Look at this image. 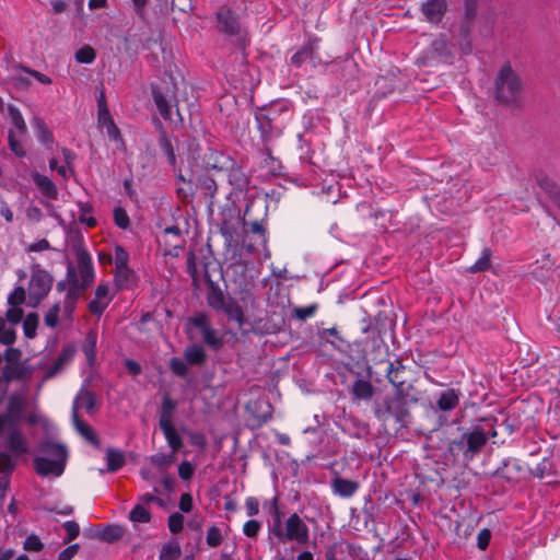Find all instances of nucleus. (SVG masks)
<instances>
[{"instance_id": "49530a36", "label": "nucleus", "mask_w": 560, "mask_h": 560, "mask_svg": "<svg viewBox=\"0 0 560 560\" xmlns=\"http://www.w3.org/2000/svg\"><path fill=\"white\" fill-rule=\"evenodd\" d=\"M180 556L178 545H166L160 553V560H176Z\"/></svg>"}, {"instance_id": "7ed1b4c3", "label": "nucleus", "mask_w": 560, "mask_h": 560, "mask_svg": "<svg viewBox=\"0 0 560 560\" xmlns=\"http://www.w3.org/2000/svg\"><path fill=\"white\" fill-rule=\"evenodd\" d=\"M409 392H395L394 396H386L382 402L375 406V416L377 419L386 421L394 418L402 423L409 417L408 409Z\"/></svg>"}, {"instance_id": "6ab92c4d", "label": "nucleus", "mask_w": 560, "mask_h": 560, "mask_svg": "<svg viewBox=\"0 0 560 560\" xmlns=\"http://www.w3.org/2000/svg\"><path fill=\"white\" fill-rule=\"evenodd\" d=\"M161 430L163 431L165 439L167 440V443L170 447L172 448L173 453L180 450L183 446V441L179 434L177 433L176 429L174 428L173 423H167L164 421L163 425H160Z\"/></svg>"}, {"instance_id": "4468645a", "label": "nucleus", "mask_w": 560, "mask_h": 560, "mask_svg": "<svg viewBox=\"0 0 560 560\" xmlns=\"http://www.w3.org/2000/svg\"><path fill=\"white\" fill-rule=\"evenodd\" d=\"M26 407V400L21 395H12L8 401L7 415L9 422L16 423L21 420L22 413Z\"/></svg>"}, {"instance_id": "58836bf2", "label": "nucleus", "mask_w": 560, "mask_h": 560, "mask_svg": "<svg viewBox=\"0 0 560 560\" xmlns=\"http://www.w3.org/2000/svg\"><path fill=\"white\" fill-rule=\"evenodd\" d=\"M96 52L91 46H83L75 52V60L80 63H91L95 60Z\"/></svg>"}, {"instance_id": "bb28decb", "label": "nucleus", "mask_w": 560, "mask_h": 560, "mask_svg": "<svg viewBox=\"0 0 560 560\" xmlns=\"http://www.w3.org/2000/svg\"><path fill=\"white\" fill-rule=\"evenodd\" d=\"M152 95L161 116L164 119H172L171 106L162 92L158 88H152Z\"/></svg>"}, {"instance_id": "ddd939ff", "label": "nucleus", "mask_w": 560, "mask_h": 560, "mask_svg": "<svg viewBox=\"0 0 560 560\" xmlns=\"http://www.w3.org/2000/svg\"><path fill=\"white\" fill-rule=\"evenodd\" d=\"M96 408V399L92 392L86 388H82L74 398L72 406V413L79 415V410L83 409L89 413H92Z\"/></svg>"}, {"instance_id": "8fccbe9b", "label": "nucleus", "mask_w": 560, "mask_h": 560, "mask_svg": "<svg viewBox=\"0 0 560 560\" xmlns=\"http://www.w3.org/2000/svg\"><path fill=\"white\" fill-rule=\"evenodd\" d=\"M79 206H80V211H81V214L79 215V221L81 223H85L89 228L95 226L96 220L93 217H89V218L85 217V213H89L92 211V209H93L92 205L88 203V202H85V203L80 202Z\"/></svg>"}, {"instance_id": "39448f33", "label": "nucleus", "mask_w": 560, "mask_h": 560, "mask_svg": "<svg viewBox=\"0 0 560 560\" xmlns=\"http://www.w3.org/2000/svg\"><path fill=\"white\" fill-rule=\"evenodd\" d=\"M45 452L52 454L55 456V459H48L46 457L35 458V470L40 476H60L65 469L67 458L66 448L62 445L49 443L45 446Z\"/></svg>"}, {"instance_id": "c85d7f7f", "label": "nucleus", "mask_w": 560, "mask_h": 560, "mask_svg": "<svg viewBox=\"0 0 560 560\" xmlns=\"http://www.w3.org/2000/svg\"><path fill=\"white\" fill-rule=\"evenodd\" d=\"M224 313L232 320L237 323L240 329H243L245 324V318L242 308L234 302H228L223 307Z\"/></svg>"}, {"instance_id": "a18cd8bd", "label": "nucleus", "mask_w": 560, "mask_h": 560, "mask_svg": "<svg viewBox=\"0 0 560 560\" xmlns=\"http://www.w3.org/2000/svg\"><path fill=\"white\" fill-rule=\"evenodd\" d=\"M114 221L117 226L124 230L128 229L130 225L129 217L126 210L122 209L121 207H116L114 209Z\"/></svg>"}, {"instance_id": "6e6552de", "label": "nucleus", "mask_w": 560, "mask_h": 560, "mask_svg": "<svg viewBox=\"0 0 560 560\" xmlns=\"http://www.w3.org/2000/svg\"><path fill=\"white\" fill-rule=\"evenodd\" d=\"M386 377L388 382L394 386L395 392H409V389L412 387L411 385L407 384V370L401 360L388 362Z\"/></svg>"}, {"instance_id": "423d86ee", "label": "nucleus", "mask_w": 560, "mask_h": 560, "mask_svg": "<svg viewBox=\"0 0 560 560\" xmlns=\"http://www.w3.org/2000/svg\"><path fill=\"white\" fill-rule=\"evenodd\" d=\"M280 541H296L304 545L308 541V528L301 517L293 513L285 521V526L282 528V535L277 537Z\"/></svg>"}, {"instance_id": "c9c22d12", "label": "nucleus", "mask_w": 560, "mask_h": 560, "mask_svg": "<svg viewBox=\"0 0 560 560\" xmlns=\"http://www.w3.org/2000/svg\"><path fill=\"white\" fill-rule=\"evenodd\" d=\"M175 407L176 404L170 397L165 396L162 402L160 425H163L164 421H166L167 423H172L173 411Z\"/></svg>"}, {"instance_id": "cd10ccee", "label": "nucleus", "mask_w": 560, "mask_h": 560, "mask_svg": "<svg viewBox=\"0 0 560 560\" xmlns=\"http://www.w3.org/2000/svg\"><path fill=\"white\" fill-rule=\"evenodd\" d=\"M108 471H117L125 465V455L120 451L108 448L106 452Z\"/></svg>"}, {"instance_id": "774afa93", "label": "nucleus", "mask_w": 560, "mask_h": 560, "mask_svg": "<svg viewBox=\"0 0 560 560\" xmlns=\"http://www.w3.org/2000/svg\"><path fill=\"white\" fill-rule=\"evenodd\" d=\"M194 468L189 462H183L178 466V475L183 480H189L192 477Z\"/></svg>"}, {"instance_id": "9b49d317", "label": "nucleus", "mask_w": 560, "mask_h": 560, "mask_svg": "<svg viewBox=\"0 0 560 560\" xmlns=\"http://www.w3.org/2000/svg\"><path fill=\"white\" fill-rule=\"evenodd\" d=\"M447 10L445 0H428L421 4V12L428 22L439 24Z\"/></svg>"}, {"instance_id": "bf43d9fd", "label": "nucleus", "mask_w": 560, "mask_h": 560, "mask_svg": "<svg viewBox=\"0 0 560 560\" xmlns=\"http://www.w3.org/2000/svg\"><path fill=\"white\" fill-rule=\"evenodd\" d=\"M44 545L36 535H30L24 541V549L27 551H40Z\"/></svg>"}, {"instance_id": "0eeeda50", "label": "nucleus", "mask_w": 560, "mask_h": 560, "mask_svg": "<svg viewBox=\"0 0 560 560\" xmlns=\"http://www.w3.org/2000/svg\"><path fill=\"white\" fill-rule=\"evenodd\" d=\"M51 285L52 277L48 272L44 270L35 271L31 277L28 287L31 299L38 303L48 294Z\"/></svg>"}, {"instance_id": "3c124183", "label": "nucleus", "mask_w": 560, "mask_h": 560, "mask_svg": "<svg viewBox=\"0 0 560 560\" xmlns=\"http://www.w3.org/2000/svg\"><path fill=\"white\" fill-rule=\"evenodd\" d=\"M317 311V304H312L306 307H295L293 311L294 317L299 320H305L308 317H312Z\"/></svg>"}, {"instance_id": "dca6fc26", "label": "nucleus", "mask_w": 560, "mask_h": 560, "mask_svg": "<svg viewBox=\"0 0 560 560\" xmlns=\"http://www.w3.org/2000/svg\"><path fill=\"white\" fill-rule=\"evenodd\" d=\"M72 421L77 429V431L92 445L100 448L101 447V441L97 438L94 430L83 420L80 419L79 415H75V412L72 413Z\"/></svg>"}, {"instance_id": "a211bd4d", "label": "nucleus", "mask_w": 560, "mask_h": 560, "mask_svg": "<svg viewBox=\"0 0 560 560\" xmlns=\"http://www.w3.org/2000/svg\"><path fill=\"white\" fill-rule=\"evenodd\" d=\"M359 488V483L357 481L343 479L341 477H336L332 480V489L336 493L341 497H351Z\"/></svg>"}, {"instance_id": "2eb2a0df", "label": "nucleus", "mask_w": 560, "mask_h": 560, "mask_svg": "<svg viewBox=\"0 0 560 560\" xmlns=\"http://www.w3.org/2000/svg\"><path fill=\"white\" fill-rule=\"evenodd\" d=\"M74 348L72 347H65L61 352L58 354L54 363L48 368L47 370V377H52L57 373H59L65 365H67L74 355Z\"/></svg>"}, {"instance_id": "a19ab883", "label": "nucleus", "mask_w": 560, "mask_h": 560, "mask_svg": "<svg viewBox=\"0 0 560 560\" xmlns=\"http://www.w3.org/2000/svg\"><path fill=\"white\" fill-rule=\"evenodd\" d=\"M34 126L37 129V136L42 142H52V133L42 119L35 118Z\"/></svg>"}, {"instance_id": "0e129e2a", "label": "nucleus", "mask_w": 560, "mask_h": 560, "mask_svg": "<svg viewBox=\"0 0 560 560\" xmlns=\"http://www.w3.org/2000/svg\"><path fill=\"white\" fill-rule=\"evenodd\" d=\"M9 144L10 149L20 158L25 155V151L19 140L16 139V135L14 131L9 132Z\"/></svg>"}, {"instance_id": "ea45409f", "label": "nucleus", "mask_w": 560, "mask_h": 560, "mask_svg": "<svg viewBox=\"0 0 560 560\" xmlns=\"http://www.w3.org/2000/svg\"><path fill=\"white\" fill-rule=\"evenodd\" d=\"M200 188L205 191L206 196L213 198L218 191L215 180L209 176H203L199 179Z\"/></svg>"}, {"instance_id": "052dcab7", "label": "nucleus", "mask_w": 560, "mask_h": 560, "mask_svg": "<svg viewBox=\"0 0 560 560\" xmlns=\"http://www.w3.org/2000/svg\"><path fill=\"white\" fill-rule=\"evenodd\" d=\"M187 272L192 279V283L197 285V266H196V256L192 252L188 253L187 256Z\"/></svg>"}, {"instance_id": "09e8293b", "label": "nucleus", "mask_w": 560, "mask_h": 560, "mask_svg": "<svg viewBox=\"0 0 560 560\" xmlns=\"http://www.w3.org/2000/svg\"><path fill=\"white\" fill-rule=\"evenodd\" d=\"M170 369L175 375H177L179 377H185L188 372L186 363L179 358L171 359Z\"/></svg>"}, {"instance_id": "9d476101", "label": "nucleus", "mask_w": 560, "mask_h": 560, "mask_svg": "<svg viewBox=\"0 0 560 560\" xmlns=\"http://www.w3.org/2000/svg\"><path fill=\"white\" fill-rule=\"evenodd\" d=\"M253 424L260 427L271 418L272 407L265 399H255L246 404Z\"/></svg>"}, {"instance_id": "79ce46f5", "label": "nucleus", "mask_w": 560, "mask_h": 560, "mask_svg": "<svg viewBox=\"0 0 560 560\" xmlns=\"http://www.w3.org/2000/svg\"><path fill=\"white\" fill-rule=\"evenodd\" d=\"M150 462L156 467L166 468L175 462V456H174V454L166 455V454L159 453V454L151 456Z\"/></svg>"}, {"instance_id": "4d7b16f0", "label": "nucleus", "mask_w": 560, "mask_h": 560, "mask_svg": "<svg viewBox=\"0 0 560 560\" xmlns=\"http://www.w3.org/2000/svg\"><path fill=\"white\" fill-rule=\"evenodd\" d=\"M189 323L195 327L199 328L201 332L207 330V328L211 327L209 318L205 313H199L194 317L189 318Z\"/></svg>"}, {"instance_id": "603ef678", "label": "nucleus", "mask_w": 560, "mask_h": 560, "mask_svg": "<svg viewBox=\"0 0 560 560\" xmlns=\"http://www.w3.org/2000/svg\"><path fill=\"white\" fill-rule=\"evenodd\" d=\"M26 294L25 290L22 287L15 288V290L9 295L8 303L11 306L18 307L19 305L25 302Z\"/></svg>"}, {"instance_id": "412c9836", "label": "nucleus", "mask_w": 560, "mask_h": 560, "mask_svg": "<svg viewBox=\"0 0 560 560\" xmlns=\"http://www.w3.org/2000/svg\"><path fill=\"white\" fill-rule=\"evenodd\" d=\"M352 394L358 399L369 400L374 395V387L369 381L357 380L352 385Z\"/></svg>"}, {"instance_id": "393cba45", "label": "nucleus", "mask_w": 560, "mask_h": 560, "mask_svg": "<svg viewBox=\"0 0 560 560\" xmlns=\"http://www.w3.org/2000/svg\"><path fill=\"white\" fill-rule=\"evenodd\" d=\"M315 39L308 40L300 50H298L291 58V63L295 67H301L304 61L312 59L315 51Z\"/></svg>"}, {"instance_id": "c03bdc74", "label": "nucleus", "mask_w": 560, "mask_h": 560, "mask_svg": "<svg viewBox=\"0 0 560 560\" xmlns=\"http://www.w3.org/2000/svg\"><path fill=\"white\" fill-rule=\"evenodd\" d=\"M15 465V462L8 452H0V471L2 474H11L14 470Z\"/></svg>"}, {"instance_id": "aec40b11", "label": "nucleus", "mask_w": 560, "mask_h": 560, "mask_svg": "<svg viewBox=\"0 0 560 560\" xmlns=\"http://www.w3.org/2000/svg\"><path fill=\"white\" fill-rule=\"evenodd\" d=\"M68 278L70 280V288L66 294V300L77 303L81 290H84L85 288H81V285H79V279L77 277L75 269L71 264L68 266Z\"/></svg>"}, {"instance_id": "5fc2aeb1", "label": "nucleus", "mask_w": 560, "mask_h": 560, "mask_svg": "<svg viewBox=\"0 0 560 560\" xmlns=\"http://www.w3.org/2000/svg\"><path fill=\"white\" fill-rule=\"evenodd\" d=\"M202 334V337H203V341L214 348V349H218L219 347L222 346V341L220 338L217 337V332L214 329H212L211 327L210 328H207V330H205Z\"/></svg>"}, {"instance_id": "338daca9", "label": "nucleus", "mask_w": 560, "mask_h": 560, "mask_svg": "<svg viewBox=\"0 0 560 560\" xmlns=\"http://www.w3.org/2000/svg\"><path fill=\"white\" fill-rule=\"evenodd\" d=\"M23 317V310L20 308V307H15V306H12L10 307L7 313H5V318L11 323V324H18L21 322Z\"/></svg>"}, {"instance_id": "1a4fd4ad", "label": "nucleus", "mask_w": 560, "mask_h": 560, "mask_svg": "<svg viewBox=\"0 0 560 560\" xmlns=\"http://www.w3.org/2000/svg\"><path fill=\"white\" fill-rule=\"evenodd\" d=\"M74 252L77 256L78 270L82 279L81 283L79 282V285H81V288H88L94 280V271L91 257L81 245L74 246Z\"/></svg>"}, {"instance_id": "de8ad7c7", "label": "nucleus", "mask_w": 560, "mask_h": 560, "mask_svg": "<svg viewBox=\"0 0 560 560\" xmlns=\"http://www.w3.org/2000/svg\"><path fill=\"white\" fill-rule=\"evenodd\" d=\"M59 312H60V305L59 303L54 304L48 312L46 313L44 317V322L47 326L55 328L58 324L59 318Z\"/></svg>"}, {"instance_id": "37998d69", "label": "nucleus", "mask_w": 560, "mask_h": 560, "mask_svg": "<svg viewBox=\"0 0 560 560\" xmlns=\"http://www.w3.org/2000/svg\"><path fill=\"white\" fill-rule=\"evenodd\" d=\"M160 145L163 149V151L165 152L168 162L172 165H175V163H176L175 152H174L173 145H172L171 141L167 139L165 132H161Z\"/></svg>"}, {"instance_id": "f03ea898", "label": "nucleus", "mask_w": 560, "mask_h": 560, "mask_svg": "<svg viewBox=\"0 0 560 560\" xmlns=\"http://www.w3.org/2000/svg\"><path fill=\"white\" fill-rule=\"evenodd\" d=\"M489 436H497V431L490 421L485 420V424L476 425L459 439L451 441L448 450L453 454L462 452L464 459L471 460L485 447Z\"/></svg>"}, {"instance_id": "864d4df0", "label": "nucleus", "mask_w": 560, "mask_h": 560, "mask_svg": "<svg viewBox=\"0 0 560 560\" xmlns=\"http://www.w3.org/2000/svg\"><path fill=\"white\" fill-rule=\"evenodd\" d=\"M184 516L180 513H173L168 517V528L171 533L178 534L183 529Z\"/></svg>"}, {"instance_id": "f8f14e48", "label": "nucleus", "mask_w": 560, "mask_h": 560, "mask_svg": "<svg viewBox=\"0 0 560 560\" xmlns=\"http://www.w3.org/2000/svg\"><path fill=\"white\" fill-rule=\"evenodd\" d=\"M219 30L228 35H237L241 33V25L236 15L230 9H221L218 12Z\"/></svg>"}, {"instance_id": "f257e3e1", "label": "nucleus", "mask_w": 560, "mask_h": 560, "mask_svg": "<svg viewBox=\"0 0 560 560\" xmlns=\"http://www.w3.org/2000/svg\"><path fill=\"white\" fill-rule=\"evenodd\" d=\"M522 93V79L509 61L503 63L494 79L493 95L495 101L505 106H520Z\"/></svg>"}, {"instance_id": "7c9ffc66", "label": "nucleus", "mask_w": 560, "mask_h": 560, "mask_svg": "<svg viewBox=\"0 0 560 560\" xmlns=\"http://www.w3.org/2000/svg\"><path fill=\"white\" fill-rule=\"evenodd\" d=\"M124 528L119 525H108L101 533L100 538L106 542H114L124 536Z\"/></svg>"}, {"instance_id": "c756f323", "label": "nucleus", "mask_w": 560, "mask_h": 560, "mask_svg": "<svg viewBox=\"0 0 560 560\" xmlns=\"http://www.w3.org/2000/svg\"><path fill=\"white\" fill-rule=\"evenodd\" d=\"M185 359L188 363L200 365L206 361V352L200 346H191L185 350Z\"/></svg>"}, {"instance_id": "a878e982", "label": "nucleus", "mask_w": 560, "mask_h": 560, "mask_svg": "<svg viewBox=\"0 0 560 560\" xmlns=\"http://www.w3.org/2000/svg\"><path fill=\"white\" fill-rule=\"evenodd\" d=\"M458 405V394L454 389H448L440 395L438 407L441 410H452Z\"/></svg>"}, {"instance_id": "f3484780", "label": "nucleus", "mask_w": 560, "mask_h": 560, "mask_svg": "<svg viewBox=\"0 0 560 560\" xmlns=\"http://www.w3.org/2000/svg\"><path fill=\"white\" fill-rule=\"evenodd\" d=\"M3 378L7 383L14 380H24L28 377L30 371L22 363L7 364L2 370Z\"/></svg>"}, {"instance_id": "72a5a7b5", "label": "nucleus", "mask_w": 560, "mask_h": 560, "mask_svg": "<svg viewBox=\"0 0 560 560\" xmlns=\"http://www.w3.org/2000/svg\"><path fill=\"white\" fill-rule=\"evenodd\" d=\"M8 112H9L12 124L15 126V128L19 131V135H25L27 131V127H26V124H25L20 110L15 106L9 105Z\"/></svg>"}, {"instance_id": "4be33fe9", "label": "nucleus", "mask_w": 560, "mask_h": 560, "mask_svg": "<svg viewBox=\"0 0 560 560\" xmlns=\"http://www.w3.org/2000/svg\"><path fill=\"white\" fill-rule=\"evenodd\" d=\"M33 179L43 192V195L50 199L57 198L58 190L56 188V185L47 176L34 174Z\"/></svg>"}, {"instance_id": "69168bd1", "label": "nucleus", "mask_w": 560, "mask_h": 560, "mask_svg": "<svg viewBox=\"0 0 560 560\" xmlns=\"http://www.w3.org/2000/svg\"><path fill=\"white\" fill-rule=\"evenodd\" d=\"M128 259H129L128 253L121 246H116V248H115V267L128 266Z\"/></svg>"}, {"instance_id": "13d9d810", "label": "nucleus", "mask_w": 560, "mask_h": 560, "mask_svg": "<svg viewBox=\"0 0 560 560\" xmlns=\"http://www.w3.org/2000/svg\"><path fill=\"white\" fill-rule=\"evenodd\" d=\"M63 528L67 532L66 542L72 541L79 536L80 527L79 524L74 521H68L63 523Z\"/></svg>"}, {"instance_id": "e433bc0d", "label": "nucleus", "mask_w": 560, "mask_h": 560, "mask_svg": "<svg viewBox=\"0 0 560 560\" xmlns=\"http://www.w3.org/2000/svg\"><path fill=\"white\" fill-rule=\"evenodd\" d=\"M129 518L132 522L149 523L151 520V514H150L149 510L143 506V504H137L130 511Z\"/></svg>"}, {"instance_id": "473e14b6", "label": "nucleus", "mask_w": 560, "mask_h": 560, "mask_svg": "<svg viewBox=\"0 0 560 560\" xmlns=\"http://www.w3.org/2000/svg\"><path fill=\"white\" fill-rule=\"evenodd\" d=\"M133 277V272L128 266L116 267L115 283L119 288L128 287Z\"/></svg>"}, {"instance_id": "4c0bfd02", "label": "nucleus", "mask_w": 560, "mask_h": 560, "mask_svg": "<svg viewBox=\"0 0 560 560\" xmlns=\"http://www.w3.org/2000/svg\"><path fill=\"white\" fill-rule=\"evenodd\" d=\"M38 325V315L36 313H30L23 323L24 334L27 338H33L36 334Z\"/></svg>"}, {"instance_id": "6e6d98bb", "label": "nucleus", "mask_w": 560, "mask_h": 560, "mask_svg": "<svg viewBox=\"0 0 560 560\" xmlns=\"http://www.w3.org/2000/svg\"><path fill=\"white\" fill-rule=\"evenodd\" d=\"M207 544L210 547H218L222 544V535L220 528L211 526L207 534Z\"/></svg>"}, {"instance_id": "b1692460", "label": "nucleus", "mask_w": 560, "mask_h": 560, "mask_svg": "<svg viewBox=\"0 0 560 560\" xmlns=\"http://www.w3.org/2000/svg\"><path fill=\"white\" fill-rule=\"evenodd\" d=\"M8 447L10 451L19 456L27 452L25 440L21 432L13 431L8 438Z\"/></svg>"}, {"instance_id": "5701e85b", "label": "nucleus", "mask_w": 560, "mask_h": 560, "mask_svg": "<svg viewBox=\"0 0 560 560\" xmlns=\"http://www.w3.org/2000/svg\"><path fill=\"white\" fill-rule=\"evenodd\" d=\"M538 184L546 194L555 201L556 205H560V188L557 183L546 175L538 177Z\"/></svg>"}, {"instance_id": "e2e57ef3", "label": "nucleus", "mask_w": 560, "mask_h": 560, "mask_svg": "<svg viewBox=\"0 0 560 560\" xmlns=\"http://www.w3.org/2000/svg\"><path fill=\"white\" fill-rule=\"evenodd\" d=\"M108 305V301L98 300L95 298L89 303V310L94 315H102Z\"/></svg>"}, {"instance_id": "20e7f679", "label": "nucleus", "mask_w": 560, "mask_h": 560, "mask_svg": "<svg viewBox=\"0 0 560 560\" xmlns=\"http://www.w3.org/2000/svg\"><path fill=\"white\" fill-rule=\"evenodd\" d=\"M452 44L446 34L438 35L430 47L418 58V65L422 67H435L440 63H450L453 60Z\"/></svg>"}, {"instance_id": "2f4dec72", "label": "nucleus", "mask_w": 560, "mask_h": 560, "mask_svg": "<svg viewBox=\"0 0 560 560\" xmlns=\"http://www.w3.org/2000/svg\"><path fill=\"white\" fill-rule=\"evenodd\" d=\"M208 304L215 310H223L228 302H225L223 293L219 288L211 285V290L208 293Z\"/></svg>"}, {"instance_id": "680f3d73", "label": "nucleus", "mask_w": 560, "mask_h": 560, "mask_svg": "<svg viewBox=\"0 0 560 560\" xmlns=\"http://www.w3.org/2000/svg\"><path fill=\"white\" fill-rule=\"evenodd\" d=\"M260 527L261 525L258 521L250 520L244 524L243 532L247 537H256Z\"/></svg>"}, {"instance_id": "f704fd0d", "label": "nucleus", "mask_w": 560, "mask_h": 560, "mask_svg": "<svg viewBox=\"0 0 560 560\" xmlns=\"http://www.w3.org/2000/svg\"><path fill=\"white\" fill-rule=\"evenodd\" d=\"M491 254L492 253H491L490 248H488V247L483 248L481 258L478 259L476 261V264L469 268V271L471 273H476V272L488 270L491 267V260H490Z\"/></svg>"}]
</instances>
